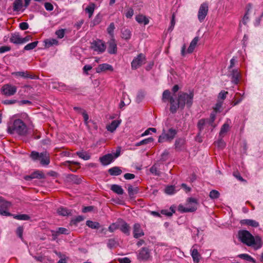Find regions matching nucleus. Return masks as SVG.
<instances>
[{"mask_svg":"<svg viewBox=\"0 0 263 263\" xmlns=\"http://www.w3.org/2000/svg\"><path fill=\"white\" fill-rule=\"evenodd\" d=\"M194 92H187L180 91L177 97L171 95L169 90H165L162 93V101L166 102L168 101L170 103V111L172 114H175L180 108L182 110L186 105L187 108H190L193 103Z\"/></svg>","mask_w":263,"mask_h":263,"instance_id":"f257e3e1","label":"nucleus"},{"mask_svg":"<svg viewBox=\"0 0 263 263\" xmlns=\"http://www.w3.org/2000/svg\"><path fill=\"white\" fill-rule=\"evenodd\" d=\"M239 239L243 243L249 247H252L255 249H258L262 246L260 237L258 236L254 237L247 230H240L238 233Z\"/></svg>","mask_w":263,"mask_h":263,"instance_id":"f03ea898","label":"nucleus"},{"mask_svg":"<svg viewBox=\"0 0 263 263\" xmlns=\"http://www.w3.org/2000/svg\"><path fill=\"white\" fill-rule=\"evenodd\" d=\"M28 128L25 123L21 119H16L11 126L8 127V133L17 134L20 136H25L27 133Z\"/></svg>","mask_w":263,"mask_h":263,"instance_id":"7ed1b4c3","label":"nucleus"},{"mask_svg":"<svg viewBox=\"0 0 263 263\" xmlns=\"http://www.w3.org/2000/svg\"><path fill=\"white\" fill-rule=\"evenodd\" d=\"M30 157L33 161L40 160L42 165H47L50 163L49 154L47 152L39 153L32 151L31 153Z\"/></svg>","mask_w":263,"mask_h":263,"instance_id":"20e7f679","label":"nucleus"},{"mask_svg":"<svg viewBox=\"0 0 263 263\" xmlns=\"http://www.w3.org/2000/svg\"><path fill=\"white\" fill-rule=\"evenodd\" d=\"M188 204L186 207L182 205L178 206V210L182 213L193 212L197 210L198 201L196 199L192 197L187 199Z\"/></svg>","mask_w":263,"mask_h":263,"instance_id":"39448f33","label":"nucleus"},{"mask_svg":"<svg viewBox=\"0 0 263 263\" xmlns=\"http://www.w3.org/2000/svg\"><path fill=\"white\" fill-rule=\"evenodd\" d=\"M177 134V130L173 128L168 129L167 132L165 130H163L162 134L159 136L158 142L159 143H163L164 141H172L175 137Z\"/></svg>","mask_w":263,"mask_h":263,"instance_id":"423d86ee","label":"nucleus"},{"mask_svg":"<svg viewBox=\"0 0 263 263\" xmlns=\"http://www.w3.org/2000/svg\"><path fill=\"white\" fill-rule=\"evenodd\" d=\"M91 48L95 51L103 53L105 50L106 46L104 42L101 40H97L91 43Z\"/></svg>","mask_w":263,"mask_h":263,"instance_id":"0eeeda50","label":"nucleus"},{"mask_svg":"<svg viewBox=\"0 0 263 263\" xmlns=\"http://www.w3.org/2000/svg\"><path fill=\"white\" fill-rule=\"evenodd\" d=\"M17 90L16 86L7 84L3 86L1 88L2 93L6 96L9 97L14 95Z\"/></svg>","mask_w":263,"mask_h":263,"instance_id":"6e6552de","label":"nucleus"},{"mask_svg":"<svg viewBox=\"0 0 263 263\" xmlns=\"http://www.w3.org/2000/svg\"><path fill=\"white\" fill-rule=\"evenodd\" d=\"M208 5L206 3H202L199 9L198 18L200 22H202L205 18L208 12Z\"/></svg>","mask_w":263,"mask_h":263,"instance_id":"1a4fd4ad","label":"nucleus"},{"mask_svg":"<svg viewBox=\"0 0 263 263\" xmlns=\"http://www.w3.org/2000/svg\"><path fill=\"white\" fill-rule=\"evenodd\" d=\"M174 148L177 152H181L186 149V140L184 138H179L176 139Z\"/></svg>","mask_w":263,"mask_h":263,"instance_id":"9d476101","label":"nucleus"},{"mask_svg":"<svg viewBox=\"0 0 263 263\" xmlns=\"http://www.w3.org/2000/svg\"><path fill=\"white\" fill-rule=\"evenodd\" d=\"M145 58L143 54H139L135 59H134L132 62V68L134 69H136L141 66Z\"/></svg>","mask_w":263,"mask_h":263,"instance_id":"9b49d317","label":"nucleus"},{"mask_svg":"<svg viewBox=\"0 0 263 263\" xmlns=\"http://www.w3.org/2000/svg\"><path fill=\"white\" fill-rule=\"evenodd\" d=\"M119 229H120V231L125 235L127 236L129 235L130 228L129 224L122 219H119Z\"/></svg>","mask_w":263,"mask_h":263,"instance_id":"f8f14e48","label":"nucleus"},{"mask_svg":"<svg viewBox=\"0 0 263 263\" xmlns=\"http://www.w3.org/2000/svg\"><path fill=\"white\" fill-rule=\"evenodd\" d=\"M150 257V251L147 248L143 247L139 250L138 259L141 260H146Z\"/></svg>","mask_w":263,"mask_h":263,"instance_id":"ddd939ff","label":"nucleus"},{"mask_svg":"<svg viewBox=\"0 0 263 263\" xmlns=\"http://www.w3.org/2000/svg\"><path fill=\"white\" fill-rule=\"evenodd\" d=\"M10 202L4 201L0 205V215L4 216H11L12 214L7 211V209L11 206Z\"/></svg>","mask_w":263,"mask_h":263,"instance_id":"4468645a","label":"nucleus"},{"mask_svg":"<svg viewBox=\"0 0 263 263\" xmlns=\"http://www.w3.org/2000/svg\"><path fill=\"white\" fill-rule=\"evenodd\" d=\"M107 51L109 54H116L117 52V43L114 38H111L107 42Z\"/></svg>","mask_w":263,"mask_h":263,"instance_id":"2eb2a0df","label":"nucleus"},{"mask_svg":"<svg viewBox=\"0 0 263 263\" xmlns=\"http://www.w3.org/2000/svg\"><path fill=\"white\" fill-rule=\"evenodd\" d=\"M35 178L43 179L45 178V175L42 172L39 171H36L31 173L30 175H26L24 177V179L26 181H30Z\"/></svg>","mask_w":263,"mask_h":263,"instance_id":"dca6fc26","label":"nucleus"},{"mask_svg":"<svg viewBox=\"0 0 263 263\" xmlns=\"http://www.w3.org/2000/svg\"><path fill=\"white\" fill-rule=\"evenodd\" d=\"M230 76L231 77V82L235 85L238 84L239 81V78L240 77V73L238 71V69H234L230 71Z\"/></svg>","mask_w":263,"mask_h":263,"instance_id":"f3484780","label":"nucleus"},{"mask_svg":"<svg viewBox=\"0 0 263 263\" xmlns=\"http://www.w3.org/2000/svg\"><path fill=\"white\" fill-rule=\"evenodd\" d=\"M99 160L103 165H107L113 161L114 156L111 154H108L100 157Z\"/></svg>","mask_w":263,"mask_h":263,"instance_id":"a211bd4d","label":"nucleus"},{"mask_svg":"<svg viewBox=\"0 0 263 263\" xmlns=\"http://www.w3.org/2000/svg\"><path fill=\"white\" fill-rule=\"evenodd\" d=\"M12 74L16 77H21L24 78L31 79H37L38 78L37 76L30 74L27 71L14 72L12 73Z\"/></svg>","mask_w":263,"mask_h":263,"instance_id":"6ab92c4d","label":"nucleus"},{"mask_svg":"<svg viewBox=\"0 0 263 263\" xmlns=\"http://www.w3.org/2000/svg\"><path fill=\"white\" fill-rule=\"evenodd\" d=\"M134 237L135 238H138L144 235L143 230L141 228V226L139 223H135L133 228Z\"/></svg>","mask_w":263,"mask_h":263,"instance_id":"aec40b11","label":"nucleus"},{"mask_svg":"<svg viewBox=\"0 0 263 263\" xmlns=\"http://www.w3.org/2000/svg\"><path fill=\"white\" fill-rule=\"evenodd\" d=\"M207 124H208V119H201L198 121L197 126L199 132L197 134V138L200 136L202 131Z\"/></svg>","mask_w":263,"mask_h":263,"instance_id":"412c9836","label":"nucleus"},{"mask_svg":"<svg viewBox=\"0 0 263 263\" xmlns=\"http://www.w3.org/2000/svg\"><path fill=\"white\" fill-rule=\"evenodd\" d=\"M107 70L113 71L112 66L107 63L100 64L98 67L96 68V72L97 73H100Z\"/></svg>","mask_w":263,"mask_h":263,"instance_id":"4be33fe9","label":"nucleus"},{"mask_svg":"<svg viewBox=\"0 0 263 263\" xmlns=\"http://www.w3.org/2000/svg\"><path fill=\"white\" fill-rule=\"evenodd\" d=\"M22 37L18 33H11L10 37V42L16 45L22 44Z\"/></svg>","mask_w":263,"mask_h":263,"instance_id":"5701e85b","label":"nucleus"},{"mask_svg":"<svg viewBox=\"0 0 263 263\" xmlns=\"http://www.w3.org/2000/svg\"><path fill=\"white\" fill-rule=\"evenodd\" d=\"M241 225L251 226L253 228H257L259 226V223L253 219H242L240 221Z\"/></svg>","mask_w":263,"mask_h":263,"instance_id":"b1692460","label":"nucleus"},{"mask_svg":"<svg viewBox=\"0 0 263 263\" xmlns=\"http://www.w3.org/2000/svg\"><path fill=\"white\" fill-rule=\"evenodd\" d=\"M51 232L52 236L54 237H57L60 234L68 235L70 233L68 230L62 227L58 228L56 231H52Z\"/></svg>","mask_w":263,"mask_h":263,"instance_id":"393cba45","label":"nucleus"},{"mask_svg":"<svg viewBox=\"0 0 263 263\" xmlns=\"http://www.w3.org/2000/svg\"><path fill=\"white\" fill-rule=\"evenodd\" d=\"M57 213L62 216H68L72 215L71 210L61 206L57 209Z\"/></svg>","mask_w":263,"mask_h":263,"instance_id":"a878e982","label":"nucleus"},{"mask_svg":"<svg viewBox=\"0 0 263 263\" xmlns=\"http://www.w3.org/2000/svg\"><path fill=\"white\" fill-rule=\"evenodd\" d=\"M120 124V121L119 120H114L111 122V123L106 126V129L108 131H109L111 133L114 132L116 128L119 126Z\"/></svg>","mask_w":263,"mask_h":263,"instance_id":"bb28decb","label":"nucleus"},{"mask_svg":"<svg viewBox=\"0 0 263 263\" xmlns=\"http://www.w3.org/2000/svg\"><path fill=\"white\" fill-rule=\"evenodd\" d=\"M198 41L199 37L196 36L193 39L187 50L186 52L187 53H192L194 51V50L195 48Z\"/></svg>","mask_w":263,"mask_h":263,"instance_id":"cd10ccee","label":"nucleus"},{"mask_svg":"<svg viewBox=\"0 0 263 263\" xmlns=\"http://www.w3.org/2000/svg\"><path fill=\"white\" fill-rule=\"evenodd\" d=\"M132 35L131 31L126 28H123L121 30V37L125 40H129Z\"/></svg>","mask_w":263,"mask_h":263,"instance_id":"c85d7f7f","label":"nucleus"},{"mask_svg":"<svg viewBox=\"0 0 263 263\" xmlns=\"http://www.w3.org/2000/svg\"><path fill=\"white\" fill-rule=\"evenodd\" d=\"M108 172L111 176H119L122 174V171L119 167L114 166L110 168Z\"/></svg>","mask_w":263,"mask_h":263,"instance_id":"c756f323","label":"nucleus"},{"mask_svg":"<svg viewBox=\"0 0 263 263\" xmlns=\"http://www.w3.org/2000/svg\"><path fill=\"white\" fill-rule=\"evenodd\" d=\"M191 256L194 263H198L199 262L201 255L198 253L197 249L194 248L191 250Z\"/></svg>","mask_w":263,"mask_h":263,"instance_id":"7c9ffc66","label":"nucleus"},{"mask_svg":"<svg viewBox=\"0 0 263 263\" xmlns=\"http://www.w3.org/2000/svg\"><path fill=\"white\" fill-rule=\"evenodd\" d=\"M136 20L139 24H143L147 25L149 23L148 18L145 15L142 14H139L136 16Z\"/></svg>","mask_w":263,"mask_h":263,"instance_id":"2f4dec72","label":"nucleus"},{"mask_svg":"<svg viewBox=\"0 0 263 263\" xmlns=\"http://www.w3.org/2000/svg\"><path fill=\"white\" fill-rule=\"evenodd\" d=\"M67 178L69 181L76 184H79L82 182V179L80 178L73 174L68 175Z\"/></svg>","mask_w":263,"mask_h":263,"instance_id":"473e14b6","label":"nucleus"},{"mask_svg":"<svg viewBox=\"0 0 263 263\" xmlns=\"http://www.w3.org/2000/svg\"><path fill=\"white\" fill-rule=\"evenodd\" d=\"M71 164H74V165H80V163L79 162H76V161H66L63 162V163H62V165H64V166H68V168H69V170L70 171H71L72 172H76V169L73 168H72V167L70 166Z\"/></svg>","mask_w":263,"mask_h":263,"instance_id":"72a5a7b5","label":"nucleus"},{"mask_svg":"<svg viewBox=\"0 0 263 263\" xmlns=\"http://www.w3.org/2000/svg\"><path fill=\"white\" fill-rule=\"evenodd\" d=\"M110 190L118 195H122L124 193V191L122 187L118 184H112L111 186Z\"/></svg>","mask_w":263,"mask_h":263,"instance_id":"f704fd0d","label":"nucleus"},{"mask_svg":"<svg viewBox=\"0 0 263 263\" xmlns=\"http://www.w3.org/2000/svg\"><path fill=\"white\" fill-rule=\"evenodd\" d=\"M128 193L130 198H133L134 196L137 194L139 192L138 187H133L130 184L128 185Z\"/></svg>","mask_w":263,"mask_h":263,"instance_id":"c9c22d12","label":"nucleus"},{"mask_svg":"<svg viewBox=\"0 0 263 263\" xmlns=\"http://www.w3.org/2000/svg\"><path fill=\"white\" fill-rule=\"evenodd\" d=\"M175 213V207L171 206L169 210H162L160 211V213L164 215L167 217H171L174 213Z\"/></svg>","mask_w":263,"mask_h":263,"instance_id":"e433bc0d","label":"nucleus"},{"mask_svg":"<svg viewBox=\"0 0 263 263\" xmlns=\"http://www.w3.org/2000/svg\"><path fill=\"white\" fill-rule=\"evenodd\" d=\"M23 7L22 0H15L13 3V9L14 11H18Z\"/></svg>","mask_w":263,"mask_h":263,"instance_id":"4c0bfd02","label":"nucleus"},{"mask_svg":"<svg viewBox=\"0 0 263 263\" xmlns=\"http://www.w3.org/2000/svg\"><path fill=\"white\" fill-rule=\"evenodd\" d=\"M251 4H248L247 5V7H246V8H247V11L246 12V13L242 18V23L244 24V25H247V22L249 20V11L250 10V9L251 8Z\"/></svg>","mask_w":263,"mask_h":263,"instance_id":"58836bf2","label":"nucleus"},{"mask_svg":"<svg viewBox=\"0 0 263 263\" xmlns=\"http://www.w3.org/2000/svg\"><path fill=\"white\" fill-rule=\"evenodd\" d=\"M76 154L79 156V157L84 160H88L90 158V155L86 152H76Z\"/></svg>","mask_w":263,"mask_h":263,"instance_id":"ea45409f","label":"nucleus"},{"mask_svg":"<svg viewBox=\"0 0 263 263\" xmlns=\"http://www.w3.org/2000/svg\"><path fill=\"white\" fill-rule=\"evenodd\" d=\"M86 225L93 229H99L100 227V224L98 222H95L91 220H87L86 221Z\"/></svg>","mask_w":263,"mask_h":263,"instance_id":"a19ab883","label":"nucleus"},{"mask_svg":"<svg viewBox=\"0 0 263 263\" xmlns=\"http://www.w3.org/2000/svg\"><path fill=\"white\" fill-rule=\"evenodd\" d=\"M14 219L20 220H29L30 219V217L27 214H18V215H12Z\"/></svg>","mask_w":263,"mask_h":263,"instance_id":"79ce46f5","label":"nucleus"},{"mask_svg":"<svg viewBox=\"0 0 263 263\" xmlns=\"http://www.w3.org/2000/svg\"><path fill=\"white\" fill-rule=\"evenodd\" d=\"M95 4L93 3H91L86 8L85 11L86 13L88 14L89 18L91 17L95 10Z\"/></svg>","mask_w":263,"mask_h":263,"instance_id":"37998d69","label":"nucleus"},{"mask_svg":"<svg viewBox=\"0 0 263 263\" xmlns=\"http://www.w3.org/2000/svg\"><path fill=\"white\" fill-rule=\"evenodd\" d=\"M216 112L212 111L210 114V119H208V124L212 126L213 128L215 127L214 121L216 119Z\"/></svg>","mask_w":263,"mask_h":263,"instance_id":"c03bdc74","label":"nucleus"},{"mask_svg":"<svg viewBox=\"0 0 263 263\" xmlns=\"http://www.w3.org/2000/svg\"><path fill=\"white\" fill-rule=\"evenodd\" d=\"M153 141H154V139H153V138L149 137L148 138L143 139V140L140 141L139 142L136 143V144H135V146H141L142 145H146V144H148L149 143L152 142Z\"/></svg>","mask_w":263,"mask_h":263,"instance_id":"a18cd8bd","label":"nucleus"},{"mask_svg":"<svg viewBox=\"0 0 263 263\" xmlns=\"http://www.w3.org/2000/svg\"><path fill=\"white\" fill-rule=\"evenodd\" d=\"M229 129V125L227 123H224L221 127L219 132V137H223V135L226 134Z\"/></svg>","mask_w":263,"mask_h":263,"instance_id":"49530a36","label":"nucleus"},{"mask_svg":"<svg viewBox=\"0 0 263 263\" xmlns=\"http://www.w3.org/2000/svg\"><path fill=\"white\" fill-rule=\"evenodd\" d=\"M84 219V217L83 216L79 215L75 218L71 219L70 222V224L77 226L78 223L83 221Z\"/></svg>","mask_w":263,"mask_h":263,"instance_id":"de8ad7c7","label":"nucleus"},{"mask_svg":"<svg viewBox=\"0 0 263 263\" xmlns=\"http://www.w3.org/2000/svg\"><path fill=\"white\" fill-rule=\"evenodd\" d=\"M39 43L38 41H34L33 42L30 43L26 45L24 48V50H30L34 49L37 45Z\"/></svg>","mask_w":263,"mask_h":263,"instance_id":"09e8293b","label":"nucleus"},{"mask_svg":"<svg viewBox=\"0 0 263 263\" xmlns=\"http://www.w3.org/2000/svg\"><path fill=\"white\" fill-rule=\"evenodd\" d=\"M238 257L241 259L249 261L252 262H255V260L252 258L250 255L247 254H241L238 255Z\"/></svg>","mask_w":263,"mask_h":263,"instance_id":"8fccbe9b","label":"nucleus"},{"mask_svg":"<svg viewBox=\"0 0 263 263\" xmlns=\"http://www.w3.org/2000/svg\"><path fill=\"white\" fill-rule=\"evenodd\" d=\"M115 29L114 23H111L107 29V33L110 35L111 38H114V31Z\"/></svg>","mask_w":263,"mask_h":263,"instance_id":"3c124183","label":"nucleus"},{"mask_svg":"<svg viewBox=\"0 0 263 263\" xmlns=\"http://www.w3.org/2000/svg\"><path fill=\"white\" fill-rule=\"evenodd\" d=\"M45 46L46 47H50L53 45H58V41L55 39H49L45 41Z\"/></svg>","mask_w":263,"mask_h":263,"instance_id":"603ef678","label":"nucleus"},{"mask_svg":"<svg viewBox=\"0 0 263 263\" xmlns=\"http://www.w3.org/2000/svg\"><path fill=\"white\" fill-rule=\"evenodd\" d=\"M220 196L219 192L215 190H212L209 194V197L212 199H216L219 198Z\"/></svg>","mask_w":263,"mask_h":263,"instance_id":"864d4df0","label":"nucleus"},{"mask_svg":"<svg viewBox=\"0 0 263 263\" xmlns=\"http://www.w3.org/2000/svg\"><path fill=\"white\" fill-rule=\"evenodd\" d=\"M119 219L116 223H112L108 227V230L110 232H114L116 230L119 229Z\"/></svg>","mask_w":263,"mask_h":263,"instance_id":"5fc2aeb1","label":"nucleus"},{"mask_svg":"<svg viewBox=\"0 0 263 263\" xmlns=\"http://www.w3.org/2000/svg\"><path fill=\"white\" fill-rule=\"evenodd\" d=\"M149 171L150 172L156 175V176H160L161 175V172L160 171H159L157 167V166H156V165H153L149 169Z\"/></svg>","mask_w":263,"mask_h":263,"instance_id":"6e6d98bb","label":"nucleus"},{"mask_svg":"<svg viewBox=\"0 0 263 263\" xmlns=\"http://www.w3.org/2000/svg\"><path fill=\"white\" fill-rule=\"evenodd\" d=\"M107 245L109 249H112L116 247L117 245V242L114 239H109L108 240Z\"/></svg>","mask_w":263,"mask_h":263,"instance_id":"4d7b16f0","label":"nucleus"},{"mask_svg":"<svg viewBox=\"0 0 263 263\" xmlns=\"http://www.w3.org/2000/svg\"><path fill=\"white\" fill-rule=\"evenodd\" d=\"M65 30V29H59L55 31V33L59 39H62L64 36Z\"/></svg>","mask_w":263,"mask_h":263,"instance_id":"13d9d810","label":"nucleus"},{"mask_svg":"<svg viewBox=\"0 0 263 263\" xmlns=\"http://www.w3.org/2000/svg\"><path fill=\"white\" fill-rule=\"evenodd\" d=\"M24 228L22 226L18 227L16 230V234L17 236L20 238L22 240H23V233Z\"/></svg>","mask_w":263,"mask_h":263,"instance_id":"bf43d9fd","label":"nucleus"},{"mask_svg":"<svg viewBox=\"0 0 263 263\" xmlns=\"http://www.w3.org/2000/svg\"><path fill=\"white\" fill-rule=\"evenodd\" d=\"M165 192L168 195L173 194L175 193V187L173 185L167 186L165 189Z\"/></svg>","mask_w":263,"mask_h":263,"instance_id":"052dcab7","label":"nucleus"},{"mask_svg":"<svg viewBox=\"0 0 263 263\" xmlns=\"http://www.w3.org/2000/svg\"><path fill=\"white\" fill-rule=\"evenodd\" d=\"M222 101L218 100V102L216 104L215 107L213 108V111L215 112H220V109L222 106Z\"/></svg>","mask_w":263,"mask_h":263,"instance_id":"680f3d73","label":"nucleus"},{"mask_svg":"<svg viewBox=\"0 0 263 263\" xmlns=\"http://www.w3.org/2000/svg\"><path fill=\"white\" fill-rule=\"evenodd\" d=\"M228 93V91H226L225 90L221 91L218 96V100L219 101H220V100H224L226 98L227 95Z\"/></svg>","mask_w":263,"mask_h":263,"instance_id":"e2e57ef3","label":"nucleus"},{"mask_svg":"<svg viewBox=\"0 0 263 263\" xmlns=\"http://www.w3.org/2000/svg\"><path fill=\"white\" fill-rule=\"evenodd\" d=\"M217 145L220 148H223L226 146V143L222 140V137H220L218 140L217 141Z\"/></svg>","mask_w":263,"mask_h":263,"instance_id":"0e129e2a","label":"nucleus"},{"mask_svg":"<svg viewBox=\"0 0 263 263\" xmlns=\"http://www.w3.org/2000/svg\"><path fill=\"white\" fill-rule=\"evenodd\" d=\"M125 15L127 18H130L134 15V10L131 8H128Z\"/></svg>","mask_w":263,"mask_h":263,"instance_id":"69168bd1","label":"nucleus"},{"mask_svg":"<svg viewBox=\"0 0 263 263\" xmlns=\"http://www.w3.org/2000/svg\"><path fill=\"white\" fill-rule=\"evenodd\" d=\"M144 97V94L143 92H139L136 97V101L138 103H140L143 99Z\"/></svg>","mask_w":263,"mask_h":263,"instance_id":"338daca9","label":"nucleus"},{"mask_svg":"<svg viewBox=\"0 0 263 263\" xmlns=\"http://www.w3.org/2000/svg\"><path fill=\"white\" fill-rule=\"evenodd\" d=\"M20 28L22 30H25L29 28V25L26 22H22L19 25Z\"/></svg>","mask_w":263,"mask_h":263,"instance_id":"774afa93","label":"nucleus"}]
</instances>
